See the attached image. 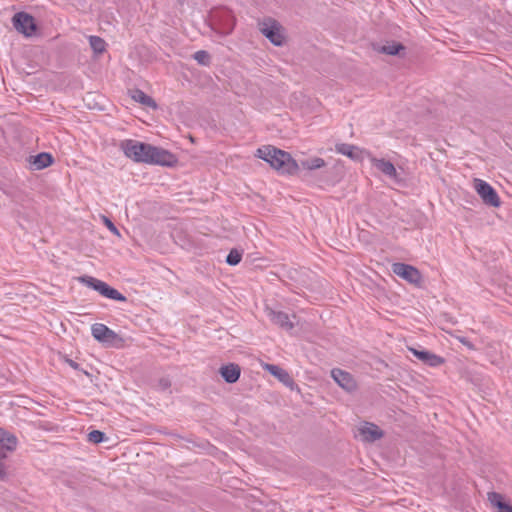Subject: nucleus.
Here are the masks:
<instances>
[{
  "label": "nucleus",
  "mask_w": 512,
  "mask_h": 512,
  "mask_svg": "<svg viewBox=\"0 0 512 512\" xmlns=\"http://www.w3.org/2000/svg\"><path fill=\"white\" fill-rule=\"evenodd\" d=\"M256 156L269 163L271 167L282 174L293 175L299 170L298 163L289 153L270 145L259 148Z\"/></svg>",
  "instance_id": "f257e3e1"
},
{
  "label": "nucleus",
  "mask_w": 512,
  "mask_h": 512,
  "mask_svg": "<svg viewBox=\"0 0 512 512\" xmlns=\"http://www.w3.org/2000/svg\"><path fill=\"white\" fill-rule=\"evenodd\" d=\"M120 149L124 155L137 163H146L150 149V144L143 143L133 139L121 141Z\"/></svg>",
  "instance_id": "f03ea898"
},
{
  "label": "nucleus",
  "mask_w": 512,
  "mask_h": 512,
  "mask_svg": "<svg viewBox=\"0 0 512 512\" xmlns=\"http://www.w3.org/2000/svg\"><path fill=\"white\" fill-rule=\"evenodd\" d=\"M473 188L486 205L495 208L501 205V201L496 190L486 181L475 178L473 180Z\"/></svg>",
  "instance_id": "7ed1b4c3"
},
{
  "label": "nucleus",
  "mask_w": 512,
  "mask_h": 512,
  "mask_svg": "<svg viewBox=\"0 0 512 512\" xmlns=\"http://www.w3.org/2000/svg\"><path fill=\"white\" fill-rule=\"evenodd\" d=\"M177 158L174 154L160 147L150 144L146 164L171 167L176 164Z\"/></svg>",
  "instance_id": "20e7f679"
},
{
  "label": "nucleus",
  "mask_w": 512,
  "mask_h": 512,
  "mask_svg": "<svg viewBox=\"0 0 512 512\" xmlns=\"http://www.w3.org/2000/svg\"><path fill=\"white\" fill-rule=\"evenodd\" d=\"M11 21L17 32H36L41 29L38 21L27 12H17Z\"/></svg>",
  "instance_id": "39448f33"
},
{
  "label": "nucleus",
  "mask_w": 512,
  "mask_h": 512,
  "mask_svg": "<svg viewBox=\"0 0 512 512\" xmlns=\"http://www.w3.org/2000/svg\"><path fill=\"white\" fill-rule=\"evenodd\" d=\"M392 271L398 277L408 281L409 283L417 284L421 281L420 272L413 266L404 263H394Z\"/></svg>",
  "instance_id": "423d86ee"
},
{
  "label": "nucleus",
  "mask_w": 512,
  "mask_h": 512,
  "mask_svg": "<svg viewBox=\"0 0 512 512\" xmlns=\"http://www.w3.org/2000/svg\"><path fill=\"white\" fill-rule=\"evenodd\" d=\"M92 336L99 342L112 345L119 339L118 335L102 323H95L91 326Z\"/></svg>",
  "instance_id": "0eeeda50"
},
{
  "label": "nucleus",
  "mask_w": 512,
  "mask_h": 512,
  "mask_svg": "<svg viewBox=\"0 0 512 512\" xmlns=\"http://www.w3.org/2000/svg\"><path fill=\"white\" fill-rule=\"evenodd\" d=\"M335 150L337 153L345 155L349 157L350 159L354 161H363L365 159H369V156L371 155L370 152L361 149L355 145L347 144V143H340L335 146Z\"/></svg>",
  "instance_id": "6e6552de"
},
{
  "label": "nucleus",
  "mask_w": 512,
  "mask_h": 512,
  "mask_svg": "<svg viewBox=\"0 0 512 512\" xmlns=\"http://www.w3.org/2000/svg\"><path fill=\"white\" fill-rule=\"evenodd\" d=\"M331 376L344 390L351 392L356 389V382L350 373L341 369H333L331 371Z\"/></svg>",
  "instance_id": "1a4fd4ad"
},
{
  "label": "nucleus",
  "mask_w": 512,
  "mask_h": 512,
  "mask_svg": "<svg viewBox=\"0 0 512 512\" xmlns=\"http://www.w3.org/2000/svg\"><path fill=\"white\" fill-rule=\"evenodd\" d=\"M358 433L365 442H374L383 436L382 430L375 424L365 422L358 427Z\"/></svg>",
  "instance_id": "9d476101"
},
{
  "label": "nucleus",
  "mask_w": 512,
  "mask_h": 512,
  "mask_svg": "<svg viewBox=\"0 0 512 512\" xmlns=\"http://www.w3.org/2000/svg\"><path fill=\"white\" fill-rule=\"evenodd\" d=\"M368 160L385 176L394 181H399L398 173L393 163L385 159H378L373 155H370Z\"/></svg>",
  "instance_id": "9b49d317"
},
{
  "label": "nucleus",
  "mask_w": 512,
  "mask_h": 512,
  "mask_svg": "<svg viewBox=\"0 0 512 512\" xmlns=\"http://www.w3.org/2000/svg\"><path fill=\"white\" fill-rule=\"evenodd\" d=\"M409 351L420 361H422L425 364H428L432 367H436L441 365L444 360L442 357L431 353L427 350H418L416 348H409Z\"/></svg>",
  "instance_id": "f8f14e48"
},
{
  "label": "nucleus",
  "mask_w": 512,
  "mask_h": 512,
  "mask_svg": "<svg viewBox=\"0 0 512 512\" xmlns=\"http://www.w3.org/2000/svg\"><path fill=\"white\" fill-rule=\"evenodd\" d=\"M487 499L491 504L494 512H512V505L508 503L505 497L497 492H489Z\"/></svg>",
  "instance_id": "ddd939ff"
},
{
  "label": "nucleus",
  "mask_w": 512,
  "mask_h": 512,
  "mask_svg": "<svg viewBox=\"0 0 512 512\" xmlns=\"http://www.w3.org/2000/svg\"><path fill=\"white\" fill-rule=\"evenodd\" d=\"M17 438L14 434L0 428V453L5 456L6 452H11L17 447Z\"/></svg>",
  "instance_id": "4468645a"
},
{
  "label": "nucleus",
  "mask_w": 512,
  "mask_h": 512,
  "mask_svg": "<svg viewBox=\"0 0 512 512\" xmlns=\"http://www.w3.org/2000/svg\"><path fill=\"white\" fill-rule=\"evenodd\" d=\"M267 315L274 324L278 325L282 329L291 330L293 328V323L290 321L289 316L286 313L267 309Z\"/></svg>",
  "instance_id": "2eb2a0df"
},
{
  "label": "nucleus",
  "mask_w": 512,
  "mask_h": 512,
  "mask_svg": "<svg viewBox=\"0 0 512 512\" xmlns=\"http://www.w3.org/2000/svg\"><path fill=\"white\" fill-rule=\"evenodd\" d=\"M94 290L98 291L102 296L117 300V301H125V297L116 289L110 287L105 282L99 280L96 282V286H94Z\"/></svg>",
  "instance_id": "dca6fc26"
},
{
  "label": "nucleus",
  "mask_w": 512,
  "mask_h": 512,
  "mask_svg": "<svg viewBox=\"0 0 512 512\" xmlns=\"http://www.w3.org/2000/svg\"><path fill=\"white\" fill-rule=\"evenodd\" d=\"M373 50L378 53L387 55H397L400 51L404 50V46L397 42H386V43H374L372 45Z\"/></svg>",
  "instance_id": "f3484780"
},
{
  "label": "nucleus",
  "mask_w": 512,
  "mask_h": 512,
  "mask_svg": "<svg viewBox=\"0 0 512 512\" xmlns=\"http://www.w3.org/2000/svg\"><path fill=\"white\" fill-rule=\"evenodd\" d=\"M220 374L227 383H235L240 377V368L233 363L224 365L220 368Z\"/></svg>",
  "instance_id": "a211bd4d"
},
{
  "label": "nucleus",
  "mask_w": 512,
  "mask_h": 512,
  "mask_svg": "<svg viewBox=\"0 0 512 512\" xmlns=\"http://www.w3.org/2000/svg\"><path fill=\"white\" fill-rule=\"evenodd\" d=\"M131 97L135 102H138L146 107H150L152 109L157 108L156 102L144 93L142 90L136 89L131 92Z\"/></svg>",
  "instance_id": "6ab92c4d"
},
{
  "label": "nucleus",
  "mask_w": 512,
  "mask_h": 512,
  "mask_svg": "<svg viewBox=\"0 0 512 512\" xmlns=\"http://www.w3.org/2000/svg\"><path fill=\"white\" fill-rule=\"evenodd\" d=\"M53 163V158L49 153H39L38 155L32 157L31 164L35 169L41 170Z\"/></svg>",
  "instance_id": "aec40b11"
},
{
  "label": "nucleus",
  "mask_w": 512,
  "mask_h": 512,
  "mask_svg": "<svg viewBox=\"0 0 512 512\" xmlns=\"http://www.w3.org/2000/svg\"><path fill=\"white\" fill-rule=\"evenodd\" d=\"M267 370L276 378H278L281 382H283L286 385H292L293 380L291 379L290 375L287 371L280 368L277 365H268Z\"/></svg>",
  "instance_id": "412c9836"
},
{
  "label": "nucleus",
  "mask_w": 512,
  "mask_h": 512,
  "mask_svg": "<svg viewBox=\"0 0 512 512\" xmlns=\"http://www.w3.org/2000/svg\"><path fill=\"white\" fill-rule=\"evenodd\" d=\"M280 29H281L280 23L277 20H275L273 18H270V17L264 18L259 23V30H260V32H265V33H268V32H279Z\"/></svg>",
  "instance_id": "4be33fe9"
},
{
  "label": "nucleus",
  "mask_w": 512,
  "mask_h": 512,
  "mask_svg": "<svg viewBox=\"0 0 512 512\" xmlns=\"http://www.w3.org/2000/svg\"><path fill=\"white\" fill-rule=\"evenodd\" d=\"M298 165H299V168L302 167L303 169H306V170H316V169H320V168L324 167L325 161H324V159H322L320 157H313V158L302 160L300 162V164H298Z\"/></svg>",
  "instance_id": "5701e85b"
},
{
  "label": "nucleus",
  "mask_w": 512,
  "mask_h": 512,
  "mask_svg": "<svg viewBox=\"0 0 512 512\" xmlns=\"http://www.w3.org/2000/svg\"><path fill=\"white\" fill-rule=\"evenodd\" d=\"M89 44L95 54H102L106 50V42L99 36L90 35Z\"/></svg>",
  "instance_id": "b1692460"
},
{
  "label": "nucleus",
  "mask_w": 512,
  "mask_h": 512,
  "mask_svg": "<svg viewBox=\"0 0 512 512\" xmlns=\"http://www.w3.org/2000/svg\"><path fill=\"white\" fill-rule=\"evenodd\" d=\"M193 58L200 65L209 66V64H210V55L208 54V52H206L204 50H199V51L195 52L193 55Z\"/></svg>",
  "instance_id": "393cba45"
},
{
  "label": "nucleus",
  "mask_w": 512,
  "mask_h": 512,
  "mask_svg": "<svg viewBox=\"0 0 512 512\" xmlns=\"http://www.w3.org/2000/svg\"><path fill=\"white\" fill-rule=\"evenodd\" d=\"M275 46H281L286 42V34H264Z\"/></svg>",
  "instance_id": "a878e982"
},
{
  "label": "nucleus",
  "mask_w": 512,
  "mask_h": 512,
  "mask_svg": "<svg viewBox=\"0 0 512 512\" xmlns=\"http://www.w3.org/2000/svg\"><path fill=\"white\" fill-rule=\"evenodd\" d=\"M105 438V434L99 430H93L88 434V440L95 444L103 442Z\"/></svg>",
  "instance_id": "bb28decb"
},
{
  "label": "nucleus",
  "mask_w": 512,
  "mask_h": 512,
  "mask_svg": "<svg viewBox=\"0 0 512 512\" xmlns=\"http://www.w3.org/2000/svg\"><path fill=\"white\" fill-rule=\"evenodd\" d=\"M241 261V254L237 250H231L226 258L229 265H237Z\"/></svg>",
  "instance_id": "cd10ccee"
},
{
  "label": "nucleus",
  "mask_w": 512,
  "mask_h": 512,
  "mask_svg": "<svg viewBox=\"0 0 512 512\" xmlns=\"http://www.w3.org/2000/svg\"><path fill=\"white\" fill-rule=\"evenodd\" d=\"M105 226L116 236L120 237V232L113 222L106 216L101 217Z\"/></svg>",
  "instance_id": "c85d7f7f"
},
{
  "label": "nucleus",
  "mask_w": 512,
  "mask_h": 512,
  "mask_svg": "<svg viewBox=\"0 0 512 512\" xmlns=\"http://www.w3.org/2000/svg\"><path fill=\"white\" fill-rule=\"evenodd\" d=\"M79 281L85 284L86 286L94 289V286H96V282H98L99 280L91 276H82L79 278Z\"/></svg>",
  "instance_id": "c756f323"
},
{
  "label": "nucleus",
  "mask_w": 512,
  "mask_h": 512,
  "mask_svg": "<svg viewBox=\"0 0 512 512\" xmlns=\"http://www.w3.org/2000/svg\"><path fill=\"white\" fill-rule=\"evenodd\" d=\"M457 339L459 340V342H461L463 345H465L468 349H470V350L475 349L474 345L467 338L457 337Z\"/></svg>",
  "instance_id": "7c9ffc66"
},
{
  "label": "nucleus",
  "mask_w": 512,
  "mask_h": 512,
  "mask_svg": "<svg viewBox=\"0 0 512 512\" xmlns=\"http://www.w3.org/2000/svg\"><path fill=\"white\" fill-rule=\"evenodd\" d=\"M159 386L163 390L168 389L170 387V381L168 379H166V378L161 379L160 382H159Z\"/></svg>",
  "instance_id": "2f4dec72"
}]
</instances>
